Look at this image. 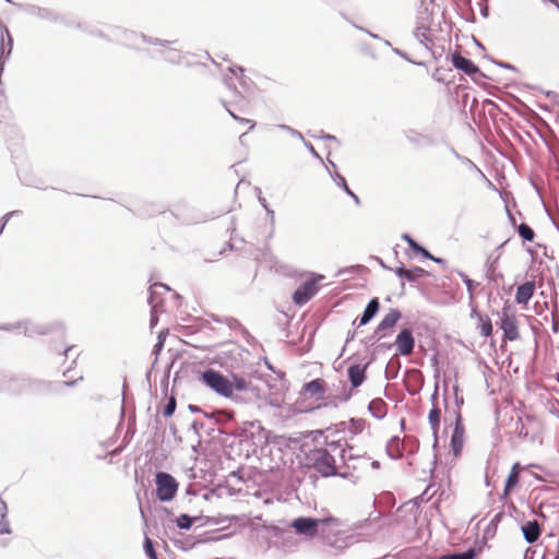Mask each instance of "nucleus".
Here are the masks:
<instances>
[{
	"instance_id": "nucleus-1",
	"label": "nucleus",
	"mask_w": 559,
	"mask_h": 559,
	"mask_svg": "<svg viewBox=\"0 0 559 559\" xmlns=\"http://www.w3.org/2000/svg\"><path fill=\"white\" fill-rule=\"evenodd\" d=\"M197 379L217 395L233 401L241 400L235 392L245 391V376L241 374H233L231 381H229L221 371L205 368L198 372Z\"/></svg>"
},
{
	"instance_id": "nucleus-2",
	"label": "nucleus",
	"mask_w": 559,
	"mask_h": 559,
	"mask_svg": "<svg viewBox=\"0 0 559 559\" xmlns=\"http://www.w3.org/2000/svg\"><path fill=\"white\" fill-rule=\"evenodd\" d=\"M0 393L49 395L59 393L55 382L43 379L0 378Z\"/></svg>"
},
{
	"instance_id": "nucleus-3",
	"label": "nucleus",
	"mask_w": 559,
	"mask_h": 559,
	"mask_svg": "<svg viewBox=\"0 0 559 559\" xmlns=\"http://www.w3.org/2000/svg\"><path fill=\"white\" fill-rule=\"evenodd\" d=\"M243 352L245 348L236 343L223 344L214 357V362L228 371L231 377L233 374L243 376Z\"/></svg>"
},
{
	"instance_id": "nucleus-4",
	"label": "nucleus",
	"mask_w": 559,
	"mask_h": 559,
	"mask_svg": "<svg viewBox=\"0 0 559 559\" xmlns=\"http://www.w3.org/2000/svg\"><path fill=\"white\" fill-rule=\"evenodd\" d=\"M269 443V432L258 421L247 420V460L263 454Z\"/></svg>"
},
{
	"instance_id": "nucleus-5",
	"label": "nucleus",
	"mask_w": 559,
	"mask_h": 559,
	"mask_svg": "<svg viewBox=\"0 0 559 559\" xmlns=\"http://www.w3.org/2000/svg\"><path fill=\"white\" fill-rule=\"evenodd\" d=\"M492 314L499 316L497 325L503 332V341L513 342L520 338L515 309L507 301L501 311H492Z\"/></svg>"
},
{
	"instance_id": "nucleus-6",
	"label": "nucleus",
	"mask_w": 559,
	"mask_h": 559,
	"mask_svg": "<svg viewBox=\"0 0 559 559\" xmlns=\"http://www.w3.org/2000/svg\"><path fill=\"white\" fill-rule=\"evenodd\" d=\"M307 459L322 477L337 474L335 459L328 449L316 448L308 453Z\"/></svg>"
},
{
	"instance_id": "nucleus-7",
	"label": "nucleus",
	"mask_w": 559,
	"mask_h": 559,
	"mask_svg": "<svg viewBox=\"0 0 559 559\" xmlns=\"http://www.w3.org/2000/svg\"><path fill=\"white\" fill-rule=\"evenodd\" d=\"M251 530L253 535L261 544L262 547H267L271 537H278L282 530L276 525H266L265 521L261 516H251V513H247V528Z\"/></svg>"
},
{
	"instance_id": "nucleus-8",
	"label": "nucleus",
	"mask_w": 559,
	"mask_h": 559,
	"mask_svg": "<svg viewBox=\"0 0 559 559\" xmlns=\"http://www.w3.org/2000/svg\"><path fill=\"white\" fill-rule=\"evenodd\" d=\"M156 497L160 502L171 501L179 488V481L168 472L157 471L155 473Z\"/></svg>"
},
{
	"instance_id": "nucleus-9",
	"label": "nucleus",
	"mask_w": 559,
	"mask_h": 559,
	"mask_svg": "<svg viewBox=\"0 0 559 559\" xmlns=\"http://www.w3.org/2000/svg\"><path fill=\"white\" fill-rule=\"evenodd\" d=\"M16 328H23V334L26 337H34L36 335L45 336L57 334L60 337L64 336L66 329L61 322H52L46 324L34 323L29 320L17 321Z\"/></svg>"
},
{
	"instance_id": "nucleus-10",
	"label": "nucleus",
	"mask_w": 559,
	"mask_h": 559,
	"mask_svg": "<svg viewBox=\"0 0 559 559\" xmlns=\"http://www.w3.org/2000/svg\"><path fill=\"white\" fill-rule=\"evenodd\" d=\"M324 278L321 274L312 273L305 282H302L293 293V301L297 306L306 305L319 290L318 283Z\"/></svg>"
},
{
	"instance_id": "nucleus-11",
	"label": "nucleus",
	"mask_w": 559,
	"mask_h": 559,
	"mask_svg": "<svg viewBox=\"0 0 559 559\" xmlns=\"http://www.w3.org/2000/svg\"><path fill=\"white\" fill-rule=\"evenodd\" d=\"M247 401L251 396L257 399L265 397L272 388L267 380L264 379L257 370L247 366Z\"/></svg>"
},
{
	"instance_id": "nucleus-12",
	"label": "nucleus",
	"mask_w": 559,
	"mask_h": 559,
	"mask_svg": "<svg viewBox=\"0 0 559 559\" xmlns=\"http://www.w3.org/2000/svg\"><path fill=\"white\" fill-rule=\"evenodd\" d=\"M448 58H450L452 66L463 72L464 74L472 78L475 82H477V78L487 79L488 76L481 72L475 62L464 56H462L459 51L451 52Z\"/></svg>"
},
{
	"instance_id": "nucleus-13",
	"label": "nucleus",
	"mask_w": 559,
	"mask_h": 559,
	"mask_svg": "<svg viewBox=\"0 0 559 559\" xmlns=\"http://www.w3.org/2000/svg\"><path fill=\"white\" fill-rule=\"evenodd\" d=\"M243 441L245 435L243 432H239L237 435H226L223 438V450L224 456L227 460L236 461L238 457H241L243 451Z\"/></svg>"
},
{
	"instance_id": "nucleus-14",
	"label": "nucleus",
	"mask_w": 559,
	"mask_h": 559,
	"mask_svg": "<svg viewBox=\"0 0 559 559\" xmlns=\"http://www.w3.org/2000/svg\"><path fill=\"white\" fill-rule=\"evenodd\" d=\"M416 340L413 331L409 328H403L397 333L394 346L399 356H411L414 353Z\"/></svg>"
},
{
	"instance_id": "nucleus-15",
	"label": "nucleus",
	"mask_w": 559,
	"mask_h": 559,
	"mask_svg": "<svg viewBox=\"0 0 559 559\" xmlns=\"http://www.w3.org/2000/svg\"><path fill=\"white\" fill-rule=\"evenodd\" d=\"M447 425H449L450 427L453 426V430L450 438V448L452 454L454 456H459L461 455L463 450L465 432L462 415L457 414L456 420L451 421L450 419Z\"/></svg>"
},
{
	"instance_id": "nucleus-16",
	"label": "nucleus",
	"mask_w": 559,
	"mask_h": 559,
	"mask_svg": "<svg viewBox=\"0 0 559 559\" xmlns=\"http://www.w3.org/2000/svg\"><path fill=\"white\" fill-rule=\"evenodd\" d=\"M295 533L306 537H314L319 531V521L312 516H298L289 525Z\"/></svg>"
},
{
	"instance_id": "nucleus-17",
	"label": "nucleus",
	"mask_w": 559,
	"mask_h": 559,
	"mask_svg": "<svg viewBox=\"0 0 559 559\" xmlns=\"http://www.w3.org/2000/svg\"><path fill=\"white\" fill-rule=\"evenodd\" d=\"M5 1L14 4V2L12 0H5ZM15 5H16V3H15ZM17 7L22 11H24L25 13H27L29 15H36L43 20H47L52 23L58 22L59 13H57L56 11H53L51 9L41 8V7H37L35 4H29V3H26V4L20 3V4H17Z\"/></svg>"
},
{
	"instance_id": "nucleus-18",
	"label": "nucleus",
	"mask_w": 559,
	"mask_h": 559,
	"mask_svg": "<svg viewBox=\"0 0 559 559\" xmlns=\"http://www.w3.org/2000/svg\"><path fill=\"white\" fill-rule=\"evenodd\" d=\"M373 359H370L365 365L352 364L347 368V378L350 382L352 389H357L367 379V369L372 364Z\"/></svg>"
},
{
	"instance_id": "nucleus-19",
	"label": "nucleus",
	"mask_w": 559,
	"mask_h": 559,
	"mask_svg": "<svg viewBox=\"0 0 559 559\" xmlns=\"http://www.w3.org/2000/svg\"><path fill=\"white\" fill-rule=\"evenodd\" d=\"M521 531H522L524 540L527 544L533 545L540 537L542 526L536 520H530L521 525Z\"/></svg>"
},
{
	"instance_id": "nucleus-20",
	"label": "nucleus",
	"mask_w": 559,
	"mask_h": 559,
	"mask_svg": "<svg viewBox=\"0 0 559 559\" xmlns=\"http://www.w3.org/2000/svg\"><path fill=\"white\" fill-rule=\"evenodd\" d=\"M380 310V300L378 297H372L362 313L358 317L357 328L367 325L378 314Z\"/></svg>"
},
{
	"instance_id": "nucleus-21",
	"label": "nucleus",
	"mask_w": 559,
	"mask_h": 559,
	"mask_svg": "<svg viewBox=\"0 0 559 559\" xmlns=\"http://www.w3.org/2000/svg\"><path fill=\"white\" fill-rule=\"evenodd\" d=\"M536 286L534 281H526L518 286L515 293V301L519 305L527 304L534 296Z\"/></svg>"
},
{
	"instance_id": "nucleus-22",
	"label": "nucleus",
	"mask_w": 559,
	"mask_h": 559,
	"mask_svg": "<svg viewBox=\"0 0 559 559\" xmlns=\"http://www.w3.org/2000/svg\"><path fill=\"white\" fill-rule=\"evenodd\" d=\"M385 451L392 460H400L404 455L405 441L399 436H394L388 441Z\"/></svg>"
},
{
	"instance_id": "nucleus-23",
	"label": "nucleus",
	"mask_w": 559,
	"mask_h": 559,
	"mask_svg": "<svg viewBox=\"0 0 559 559\" xmlns=\"http://www.w3.org/2000/svg\"><path fill=\"white\" fill-rule=\"evenodd\" d=\"M441 409L438 407V405H433L428 414V423L430 425V428L432 430V437H433V450L437 449L438 445V433L440 429V423H441Z\"/></svg>"
},
{
	"instance_id": "nucleus-24",
	"label": "nucleus",
	"mask_w": 559,
	"mask_h": 559,
	"mask_svg": "<svg viewBox=\"0 0 559 559\" xmlns=\"http://www.w3.org/2000/svg\"><path fill=\"white\" fill-rule=\"evenodd\" d=\"M401 318L402 312L399 309H390V312L377 325L378 332L386 333V331L392 330Z\"/></svg>"
},
{
	"instance_id": "nucleus-25",
	"label": "nucleus",
	"mask_w": 559,
	"mask_h": 559,
	"mask_svg": "<svg viewBox=\"0 0 559 559\" xmlns=\"http://www.w3.org/2000/svg\"><path fill=\"white\" fill-rule=\"evenodd\" d=\"M326 390V382L321 378H316L304 383L301 392L309 395H322Z\"/></svg>"
},
{
	"instance_id": "nucleus-26",
	"label": "nucleus",
	"mask_w": 559,
	"mask_h": 559,
	"mask_svg": "<svg viewBox=\"0 0 559 559\" xmlns=\"http://www.w3.org/2000/svg\"><path fill=\"white\" fill-rule=\"evenodd\" d=\"M328 171H329L331 178L333 179V181L335 182V185L337 187H340L348 197H350L354 200L356 205H360L359 197L349 188L345 177L336 171L332 173L329 169H328Z\"/></svg>"
},
{
	"instance_id": "nucleus-27",
	"label": "nucleus",
	"mask_w": 559,
	"mask_h": 559,
	"mask_svg": "<svg viewBox=\"0 0 559 559\" xmlns=\"http://www.w3.org/2000/svg\"><path fill=\"white\" fill-rule=\"evenodd\" d=\"M443 403H444V409H445V413H447V416L444 418V423L448 424V421L451 419V417L454 418V420H456V416L457 414L462 415L461 413V408L464 404V397L460 394H455L454 396V404L455 406L454 407H450L449 406V402H448V399L444 396L443 399Z\"/></svg>"
},
{
	"instance_id": "nucleus-28",
	"label": "nucleus",
	"mask_w": 559,
	"mask_h": 559,
	"mask_svg": "<svg viewBox=\"0 0 559 559\" xmlns=\"http://www.w3.org/2000/svg\"><path fill=\"white\" fill-rule=\"evenodd\" d=\"M368 412L376 419H383L388 413V405L381 397H377L369 402Z\"/></svg>"
},
{
	"instance_id": "nucleus-29",
	"label": "nucleus",
	"mask_w": 559,
	"mask_h": 559,
	"mask_svg": "<svg viewBox=\"0 0 559 559\" xmlns=\"http://www.w3.org/2000/svg\"><path fill=\"white\" fill-rule=\"evenodd\" d=\"M253 191L258 198L259 203L265 209L266 214L271 218L270 226L266 227L269 229V231H267V235L265 236V238H269L272 236L273 224H274V211L272 209H270L269 203H267L266 199L262 195V191L259 187H254Z\"/></svg>"
},
{
	"instance_id": "nucleus-30",
	"label": "nucleus",
	"mask_w": 559,
	"mask_h": 559,
	"mask_svg": "<svg viewBox=\"0 0 559 559\" xmlns=\"http://www.w3.org/2000/svg\"><path fill=\"white\" fill-rule=\"evenodd\" d=\"M167 335H168L167 329L160 330L157 334V341L154 344L153 349H152V354L154 355L153 367H155V365L157 364L158 357L164 349Z\"/></svg>"
},
{
	"instance_id": "nucleus-31",
	"label": "nucleus",
	"mask_w": 559,
	"mask_h": 559,
	"mask_svg": "<svg viewBox=\"0 0 559 559\" xmlns=\"http://www.w3.org/2000/svg\"><path fill=\"white\" fill-rule=\"evenodd\" d=\"M520 483V474L515 471H510L509 475L507 476V479L504 481V488L503 492L501 495V498H507L512 490L519 485Z\"/></svg>"
},
{
	"instance_id": "nucleus-32",
	"label": "nucleus",
	"mask_w": 559,
	"mask_h": 559,
	"mask_svg": "<svg viewBox=\"0 0 559 559\" xmlns=\"http://www.w3.org/2000/svg\"><path fill=\"white\" fill-rule=\"evenodd\" d=\"M199 516H192L188 513H180L176 519L175 523L178 528L189 531L193 523L197 522Z\"/></svg>"
},
{
	"instance_id": "nucleus-33",
	"label": "nucleus",
	"mask_w": 559,
	"mask_h": 559,
	"mask_svg": "<svg viewBox=\"0 0 559 559\" xmlns=\"http://www.w3.org/2000/svg\"><path fill=\"white\" fill-rule=\"evenodd\" d=\"M406 138L411 143L416 144V145H420L423 143L427 144V145H433V143H435L432 138H430L428 135L420 134V133L416 132L415 130H409L406 133Z\"/></svg>"
},
{
	"instance_id": "nucleus-34",
	"label": "nucleus",
	"mask_w": 559,
	"mask_h": 559,
	"mask_svg": "<svg viewBox=\"0 0 559 559\" xmlns=\"http://www.w3.org/2000/svg\"><path fill=\"white\" fill-rule=\"evenodd\" d=\"M477 329L479 330L481 336H491L493 332L491 319L487 314H485L484 317H479Z\"/></svg>"
},
{
	"instance_id": "nucleus-35",
	"label": "nucleus",
	"mask_w": 559,
	"mask_h": 559,
	"mask_svg": "<svg viewBox=\"0 0 559 559\" xmlns=\"http://www.w3.org/2000/svg\"><path fill=\"white\" fill-rule=\"evenodd\" d=\"M516 231L523 242H532L535 238L534 229L526 223H521L516 226Z\"/></svg>"
},
{
	"instance_id": "nucleus-36",
	"label": "nucleus",
	"mask_w": 559,
	"mask_h": 559,
	"mask_svg": "<svg viewBox=\"0 0 559 559\" xmlns=\"http://www.w3.org/2000/svg\"><path fill=\"white\" fill-rule=\"evenodd\" d=\"M366 427V420L362 418H350L348 420V431L354 437L364 431Z\"/></svg>"
},
{
	"instance_id": "nucleus-37",
	"label": "nucleus",
	"mask_w": 559,
	"mask_h": 559,
	"mask_svg": "<svg viewBox=\"0 0 559 559\" xmlns=\"http://www.w3.org/2000/svg\"><path fill=\"white\" fill-rule=\"evenodd\" d=\"M210 493H211V495H215V496H217V497H223L224 495H226V496H230V497H231V496H235V495H236V491H235V489H234L233 487H230V486H228V485H225V486H221V485H218V486L214 487V488H213L209 493H205V495H204V499H206V500H207V499H209V497H207V496H209Z\"/></svg>"
},
{
	"instance_id": "nucleus-38",
	"label": "nucleus",
	"mask_w": 559,
	"mask_h": 559,
	"mask_svg": "<svg viewBox=\"0 0 559 559\" xmlns=\"http://www.w3.org/2000/svg\"><path fill=\"white\" fill-rule=\"evenodd\" d=\"M143 550L148 559H158L157 552L154 547V542L146 535L143 540Z\"/></svg>"
},
{
	"instance_id": "nucleus-39",
	"label": "nucleus",
	"mask_w": 559,
	"mask_h": 559,
	"mask_svg": "<svg viewBox=\"0 0 559 559\" xmlns=\"http://www.w3.org/2000/svg\"><path fill=\"white\" fill-rule=\"evenodd\" d=\"M147 302L148 305L151 306V319H150V326L151 329H153L156 324H157V319L155 318L154 316V309H155V302H156V297L154 295V292H153V286H151L148 288V297H147Z\"/></svg>"
},
{
	"instance_id": "nucleus-40",
	"label": "nucleus",
	"mask_w": 559,
	"mask_h": 559,
	"mask_svg": "<svg viewBox=\"0 0 559 559\" xmlns=\"http://www.w3.org/2000/svg\"><path fill=\"white\" fill-rule=\"evenodd\" d=\"M513 432L521 440H525L528 437V430L525 427V425H524V423H523L521 417H518V419H516V421L514 424Z\"/></svg>"
},
{
	"instance_id": "nucleus-41",
	"label": "nucleus",
	"mask_w": 559,
	"mask_h": 559,
	"mask_svg": "<svg viewBox=\"0 0 559 559\" xmlns=\"http://www.w3.org/2000/svg\"><path fill=\"white\" fill-rule=\"evenodd\" d=\"M177 408V401L175 396H169L166 405L162 409V415L166 418L171 417Z\"/></svg>"
},
{
	"instance_id": "nucleus-42",
	"label": "nucleus",
	"mask_w": 559,
	"mask_h": 559,
	"mask_svg": "<svg viewBox=\"0 0 559 559\" xmlns=\"http://www.w3.org/2000/svg\"><path fill=\"white\" fill-rule=\"evenodd\" d=\"M394 273L401 280H405L409 283H415V277L409 274L408 270L405 267L404 263H402V262L400 263L399 266H396L394 269Z\"/></svg>"
},
{
	"instance_id": "nucleus-43",
	"label": "nucleus",
	"mask_w": 559,
	"mask_h": 559,
	"mask_svg": "<svg viewBox=\"0 0 559 559\" xmlns=\"http://www.w3.org/2000/svg\"><path fill=\"white\" fill-rule=\"evenodd\" d=\"M346 448L348 449H341L340 451V456L341 459L343 460V462L348 466L350 467V465L348 464L349 461H354V460H359V455H355L352 453V450H353V447H349V444H346Z\"/></svg>"
},
{
	"instance_id": "nucleus-44",
	"label": "nucleus",
	"mask_w": 559,
	"mask_h": 559,
	"mask_svg": "<svg viewBox=\"0 0 559 559\" xmlns=\"http://www.w3.org/2000/svg\"><path fill=\"white\" fill-rule=\"evenodd\" d=\"M57 23H61L68 27H75V28H79L81 31H86V26L83 25L81 22H75L71 19H68L67 16L64 15H61L59 14V19H58V22Z\"/></svg>"
},
{
	"instance_id": "nucleus-45",
	"label": "nucleus",
	"mask_w": 559,
	"mask_h": 559,
	"mask_svg": "<svg viewBox=\"0 0 559 559\" xmlns=\"http://www.w3.org/2000/svg\"><path fill=\"white\" fill-rule=\"evenodd\" d=\"M174 543L176 547L185 551L190 550L195 545V542L193 538H191V536H188L183 539H176Z\"/></svg>"
},
{
	"instance_id": "nucleus-46",
	"label": "nucleus",
	"mask_w": 559,
	"mask_h": 559,
	"mask_svg": "<svg viewBox=\"0 0 559 559\" xmlns=\"http://www.w3.org/2000/svg\"><path fill=\"white\" fill-rule=\"evenodd\" d=\"M415 37L417 39H419V41L421 44L425 45V47H427V45L425 44V41H430V37H429V27L427 26H418L415 31Z\"/></svg>"
},
{
	"instance_id": "nucleus-47",
	"label": "nucleus",
	"mask_w": 559,
	"mask_h": 559,
	"mask_svg": "<svg viewBox=\"0 0 559 559\" xmlns=\"http://www.w3.org/2000/svg\"><path fill=\"white\" fill-rule=\"evenodd\" d=\"M459 275L460 277L462 278L463 283L465 284L466 286V289L469 294V298L473 299V294H474V289L476 287V283L469 278L464 272L462 271H459Z\"/></svg>"
},
{
	"instance_id": "nucleus-48",
	"label": "nucleus",
	"mask_w": 559,
	"mask_h": 559,
	"mask_svg": "<svg viewBox=\"0 0 559 559\" xmlns=\"http://www.w3.org/2000/svg\"><path fill=\"white\" fill-rule=\"evenodd\" d=\"M246 88H247V104L250 102V98L253 99L255 97H259L261 94V90L251 81L250 82L247 81Z\"/></svg>"
},
{
	"instance_id": "nucleus-49",
	"label": "nucleus",
	"mask_w": 559,
	"mask_h": 559,
	"mask_svg": "<svg viewBox=\"0 0 559 559\" xmlns=\"http://www.w3.org/2000/svg\"><path fill=\"white\" fill-rule=\"evenodd\" d=\"M411 250L415 254H420L425 259H428V260L433 259V254L429 250H427L424 246L418 243L417 241H416V243H414V246Z\"/></svg>"
},
{
	"instance_id": "nucleus-50",
	"label": "nucleus",
	"mask_w": 559,
	"mask_h": 559,
	"mask_svg": "<svg viewBox=\"0 0 559 559\" xmlns=\"http://www.w3.org/2000/svg\"><path fill=\"white\" fill-rule=\"evenodd\" d=\"M385 336H388V333L378 332V329L376 328L373 333L370 336L364 338L361 343L365 345L374 344Z\"/></svg>"
},
{
	"instance_id": "nucleus-51",
	"label": "nucleus",
	"mask_w": 559,
	"mask_h": 559,
	"mask_svg": "<svg viewBox=\"0 0 559 559\" xmlns=\"http://www.w3.org/2000/svg\"><path fill=\"white\" fill-rule=\"evenodd\" d=\"M392 51L396 56L401 57L402 59L406 60L409 63H413V64L418 66V67H425L426 66V62H424V61H415V60L411 59L409 56L404 50H402L400 48H393L392 47Z\"/></svg>"
},
{
	"instance_id": "nucleus-52",
	"label": "nucleus",
	"mask_w": 559,
	"mask_h": 559,
	"mask_svg": "<svg viewBox=\"0 0 559 559\" xmlns=\"http://www.w3.org/2000/svg\"><path fill=\"white\" fill-rule=\"evenodd\" d=\"M19 214H22L21 211L19 210H14V211H10L8 213H5L1 218H0V236L3 234L4 229H5V226L7 224L9 223L10 218L15 216V215H19Z\"/></svg>"
},
{
	"instance_id": "nucleus-53",
	"label": "nucleus",
	"mask_w": 559,
	"mask_h": 559,
	"mask_svg": "<svg viewBox=\"0 0 559 559\" xmlns=\"http://www.w3.org/2000/svg\"><path fill=\"white\" fill-rule=\"evenodd\" d=\"M228 69L238 79L239 84L241 86H245V67L243 66H237V67H229Z\"/></svg>"
},
{
	"instance_id": "nucleus-54",
	"label": "nucleus",
	"mask_w": 559,
	"mask_h": 559,
	"mask_svg": "<svg viewBox=\"0 0 559 559\" xmlns=\"http://www.w3.org/2000/svg\"><path fill=\"white\" fill-rule=\"evenodd\" d=\"M539 135H540L543 142L545 143V145L547 146L548 151L552 154L554 158L559 164V144L552 145L548 142V140L546 139L545 135H543V134H539Z\"/></svg>"
},
{
	"instance_id": "nucleus-55",
	"label": "nucleus",
	"mask_w": 559,
	"mask_h": 559,
	"mask_svg": "<svg viewBox=\"0 0 559 559\" xmlns=\"http://www.w3.org/2000/svg\"><path fill=\"white\" fill-rule=\"evenodd\" d=\"M164 59L169 63L177 64L180 62V51L177 49H171L168 51Z\"/></svg>"
},
{
	"instance_id": "nucleus-56",
	"label": "nucleus",
	"mask_w": 559,
	"mask_h": 559,
	"mask_svg": "<svg viewBox=\"0 0 559 559\" xmlns=\"http://www.w3.org/2000/svg\"><path fill=\"white\" fill-rule=\"evenodd\" d=\"M229 477H235L239 481H245V464L240 463L235 471L230 472Z\"/></svg>"
},
{
	"instance_id": "nucleus-57",
	"label": "nucleus",
	"mask_w": 559,
	"mask_h": 559,
	"mask_svg": "<svg viewBox=\"0 0 559 559\" xmlns=\"http://www.w3.org/2000/svg\"><path fill=\"white\" fill-rule=\"evenodd\" d=\"M408 272L412 276L415 277V282H417L418 278L425 277L428 275V272L420 266H413V267L408 269Z\"/></svg>"
},
{
	"instance_id": "nucleus-58",
	"label": "nucleus",
	"mask_w": 559,
	"mask_h": 559,
	"mask_svg": "<svg viewBox=\"0 0 559 559\" xmlns=\"http://www.w3.org/2000/svg\"><path fill=\"white\" fill-rule=\"evenodd\" d=\"M277 128L281 129V130L287 131L292 136L297 138V139L301 140V141L305 139L300 131H298V130H296V129H294V128H292V127H289L287 124H277Z\"/></svg>"
},
{
	"instance_id": "nucleus-59",
	"label": "nucleus",
	"mask_w": 559,
	"mask_h": 559,
	"mask_svg": "<svg viewBox=\"0 0 559 559\" xmlns=\"http://www.w3.org/2000/svg\"><path fill=\"white\" fill-rule=\"evenodd\" d=\"M83 380V377H80L78 379H74V380H66V381H59V382H55L56 384V388L59 389V392L62 390V388H73L78 384L79 381Z\"/></svg>"
},
{
	"instance_id": "nucleus-60",
	"label": "nucleus",
	"mask_w": 559,
	"mask_h": 559,
	"mask_svg": "<svg viewBox=\"0 0 559 559\" xmlns=\"http://www.w3.org/2000/svg\"><path fill=\"white\" fill-rule=\"evenodd\" d=\"M498 261V258H496L495 260H490L488 259L487 262H486V277L491 281L492 280V275L495 273V270H496V263Z\"/></svg>"
},
{
	"instance_id": "nucleus-61",
	"label": "nucleus",
	"mask_w": 559,
	"mask_h": 559,
	"mask_svg": "<svg viewBox=\"0 0 559 559\" xmlns=\"http://www.w3.org/2000/svg\"><path fill=\"white\" fill-rule=\"evenodd\" d=\"M490 61L496 64L497 67L499 68H502V69H506V70H511V71H514V72H518L519 69L512 64V63H509V62H506V61H501V60H496V59H492L490 58Z\"/></svg>"
},
{
	"instance_id": "nucleus-62",
	"label": "nucleus",
	"mask_w": 559,
	"mask_h": 559,
	"mask_svg": "<svg viewBox=\"0 0 559 559\" xmlns=\"http://www.w3.org/2000/svg\"><path fill=\"white\" fill-rule=\"evenodd\" d=\"M302 143L305 145V147L310 152V154L316 158L318 159L320 163H323V158L322 156L317 152V150L314 148V146L306 141L305 139L302 140Z\"/></svg>"
},
{
	"instance_id": "nucleus-63",
	"label": "nucleus",
	"mask_w": 559,
	"mask_h": 559,
	"mask_svg": "<svg viewBox=\"0 0 559 559\" xmlns=\"http://www.w3.org/2000/svg\"><path fill=\"white\" fill-rule=\"evenodd\" d=\"M215 216L199 215V216H195V217H192V218H183L182 223H185V224H194V223L205 222V221L212 219Z\"/></svg>"
},
{
	"instance_id": "nucleus-64",
	"label": "nucleus",
	"mask_w": 559,
	"mask_h": 559,
	"mask_svg": "<svg viewBox=\"0 0 559 559\" xmlns=\"http://www.w3.org/2000/svg\"><path fill=\"white\" fill-rule=\"evenodd\" d=\"M4 534H7V535L12 534V528H11L8 520H2L0 518V535H4Z\"/></svg>"
}]
</instances>
